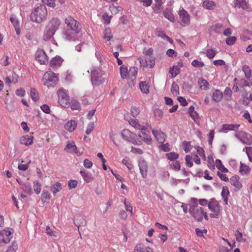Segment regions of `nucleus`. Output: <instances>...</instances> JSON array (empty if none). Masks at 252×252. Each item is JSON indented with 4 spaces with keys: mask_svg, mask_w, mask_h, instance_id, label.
I'll use <instances>...</instances> for the list:
<instances>
[{
    "mask_svg": "<svg viewBox=\"0 0 252 252\" xmlns=\"http://www.w3.org/2000/svg\"><path fill=\"white\" fill-rule=\"evenodd\" d=\"M67 25V32L65 33L66 38L70 41H75L77 39V34L79 32L77 21L73 18L69 16L65 20Z\"/></svg>",
    "mask_w": 252,
    "mask_h": 252,
    "instance_id": "1",
    "label": "nucleus"
},
{
    "mask_svg": "<svg viewBox=\"0 0 252 252\" xmlns=\"http://www.w3.org/2000/svg\"><path fill=\"white\" fill-rule=\"evenodd\" d=\"M61 21L57 18H52L46 26L43 34V39L49 41L53 37L56 32L59 29Z\"/></svg>",
    "mask_w": 252,
    "mask_h": 252,
    "instance_id": "2",
    "label": "nucleus"
},
{
    "mask_svg": "<svg viewBox=\"0 0 252 252\" xmlns=\"http://www.w3.org/2000/svg\"><path fill=\"white\" fill-rule=\"evenodd\" d=\"M47 15V9L45 5L40 4L34 8L30 18L32 21L40 24L46 20Z\"/></svg>",
    "mask_w": 252,
    "mask_h": 252,
    "instance_id": "3",
    "label": "nucleus"
},
{
    "mask_svg": "<svg viewBox=\"0 0 252 252\" xmlns=\"http://www.w3.org/2000/svg\"><path fill=\"white\" fill-rule=\"evenodd\" d=\"M44 85L48 88L54 87L58 82V78L56 74L52 71H46L42 78Z\"/></svg>",
    "mask_w": 252,
    "mask_h": 252,
    "instance_id": "4",
    "label": "nucleus"
},
{
    "mask_svg": "<svg viewBox=\"0 0 252 252\" xmlns=\"http://www.w3.org/2000/svg\"><path fill=\"white\" fill-rule=\"evenodd\" d=\"M58 96V103L63 107L68 108L70 105L67 91L63 88L59 89L57 93Z\"/></svg>",
    "mask_w": 252,
    "mask_h": 252,
    "instance_id": "5",
    "label": "nucleus"
},
{
    "mask_svg": "<svg viewBox=\"0 0 252 252\" xmlns=\"http://www.w3.org/2000/svg\"><path fill=\"white\" fill-rule=\"evenodd\" d=\"M235 136L244 144L250 145L252 144V136L244 131H236Z\"/></svg>",
    "mask_w": 252,
    "mask_h": 252,
    "instance_id": "6",
    "label": "nucleus"
},
{
    "mask_svg": "<svg viewBox=\"0 0 252 252\" xmlns=\"http://www.w3.org/2000/svg\"><path fill=\"white\" fill-rule=\"evenodd\" d=\"M102 73L100 69H94L92 72L91 81L93 85L98 86L104 82V79L102 77Z\"/></svg>",
    "mask_w": 252,
    "mask_h": 252,
    "instance_id": "7",
    "label": "nucleus"
},
{
    "mask_svg": "<svg viewBox=\"0 0 252 252\" xmlns=\"http://www.w3.org/2000/svg\"><path fill=\"white\" fill-rule=\"evenodd\" d=\"M121 135L124 139L134 144L140 145L141 143L140 141H138L139 143L137 142L136 135L127 129H124L121 132Z\"/></svg>",
    "mask_w": 252,
    "mask_h": 252,
    "instance_id": "8",
    "label": "nucleus"
},
{
    "mask_svg": "<svg viewBox=\"0 0 252 252\" xmlns=\"http://www.w3.org/2000/svg\"><path fill=\"white\" fill-rule=\"evenodd\" d=\"M35 58L41 64H45L48 62V57L43 49H38L35 55Z\"/></svg>",
    "mask_w": 252,
    "mask_h": 252,
    "instance_id": "9",
    "label": "nucleus"
},
{
    "mask_svg": "<svg viewBox=\"0 0 252 252\" xmlns=\"http://www.w3.org/2000/svg\"><path fill=\"white\" fill-rule=\"evenodd\" d=\"M178 14L180 20L184 26L189 25L190 21V16L186 10L182 8L179 10Z\"/></svg>",
    "mask_w": 252,
    "mask_h": 252,
    "instance_id": "10",
    "label": "nucleus"
},
{
    "mask_svg": "<svg viewBox=\"0 0 252 252\" xmlns=\"http://www.w3.org/2000/svg\"><path fill=\"white\" fill-rule=\"evenodd\" d=\"M12 232L9 230L4 229L0 231V243L6 244L9 242L12 238Z\"/></svg>",
    "mask_w": 252,
    "mask_h": 252,
    "instance_id": "11",
    "label": "nucleus"
},
{
    "mask_svg": "<svg viewBox=\"0 0 252 252\" xmlns=\"http://www.w3.org/2000/svg\"><path fill=\"white\" fill-rule=\"evenodd\" d=\"M240 127L239 124H223L222 125L221 129L219 130L220 132L227 133L228 131H234L235 132L238 131V129Z\"/></svg>",
    "mask_w": 252,
    "mask_h": 252,
    "instance_id": "12",
    "label": "nucleus"
},
{
    "mask_svg": "<svg viewBox=\"0 0 252 252\" xmlns=\"http://www.w3.org/2000/svg\"><path fill=\"white\" fill-rule=\"evenodd\" d=\"M208 207L209 210L212 212H220V209L219 203L214 198L210 199L208 203Z\"/></svg>",
    "mask_w": 252,
    "mask_h": 252,
    "instance_id": "13",
    "label": "nucleus"
},
{
    "mask_svg": "<svg viewBox=\"0 0 252 252\" xmlns=\"http://www.w3.org/2000/svg\"><path fill=\"white\" fill-rule=\"evenodd\" d=\"M139 167L140 172L144 179L147 178V170L148 164L145 160L144 159H140L139 161Z\"/></svg>",
    "mask_w": 252,
    "mask_h": 252,
    "instance_id": "14",
    "label": "nucleus"
},
{
    "mask_svg": "<svg viewBox=\"0 0 252 252\" xmlns=\"http://www.w3.org/2000/svg\"><path fill=\"white\" fill-rule=\"evenodd\" d=\"M63 61V60L60 56H56L50 61V66L53 69H55L61 66Z\"/></svg>",
    "mask_w": 252,
    "mask_h": 252,
    "instance_id": "15",
    "label": "nucleus"
},
{
    "mask_svg": "<svg viewBox=\"0 0 252 252\" xmlns=\"http://www.w3.org/2000/svg\"><path fill=\"white\" fill-rule=\"evenodd\" d=\"M33 137L28 135H24L21 137L20 143L22 145L29 146L33 143Z\"/></svg>",
    "mask_w": 252,
    "mask_h": 252,
    "instance_id": "16",
    "label": "nucleus"
},
{
    "mask_svg": "<svg viewBox=\"0 0 252 252\" xmlns=\"http://www.w3.org/2000/svg\"><path fill=\"white\" fill-rule=\"evenodd\" d=\"M152 133L159 143H162L164 142L165 135L161 130L153 129Z\"/></svg>",
    "mask_w": 252,
    "mask_h": 252,
    "instance_id": "17",
    "label": "nucleus"
},
{
    "mask_svg": "<svg viewBox=\"0 0 252 252\" xmlns=\"http://www.w3.org/2000/svg\"><path fill=\"white\" fill-rule=\"evenodd\" d=\"M139 62L141 66H149L150 68L154 67L155 64V61L154 59H151L150 58H147L145 60L139 59Z\"/></svg>",
    "mask_w": 252,
    "mask_h": 252,
    "instance_id": "18",
    "label": "nucleus"
},
{
    "mask_svg": "<svg viewBox=\"0 0 252 252\" xmlns=\"http://www.w3.org/2000/svg\"><path fill=\"white\" fill-rule=\"evenodd\" d=\"M204 210L203 208L199 207L197 208L196 211L192 215L195 220L198 221H201L203 220Z\"/></svg>",
    "mask_w": 252,
    "mask_h": 252,
    "instance_id": "19",
    "label": "nucleus"
},
{
    "mask_svg": "<svg viewBox=\"0 0 252 252\" xmlns=\"http://www.w3.org/2000/svg\"><path fill=\"white\" fill-rule=\"evenodd\" d=\"M199 206L197 204V200L196 198H192L190 199V204L189 205V212L191 215L196 211L197 208H199Z\"/></svg>",
    "mask_w": 252,
    "mask_h": 252,
    "instance_id": "20",
    "label": "nucleus"
},
{
    "mask_svg": "<svg viewBox=\"0 0 252 252\" xmlns=\"http://www.w3.org/2000/svg\"><path fill=\"white\" fill-rule=\"evenodd\" d=\"M138 135L142 141L148 145H151L152 144V138L145 132L140 131L138 132Z\"/></svg>",
    "mask_w": 252,
    "mask_h": 252,
    "instance_id": "21",
    "label": "nucleus"
},
{
    "mask_svg": "<svg viewBox=\"0 0 252 252\" xmlns=\"http://www.w3.org/2000/svg\"><path fill=\"white\" fill-rule=\"evenodd\" d=\"M239 180V178L237 176H233L230 179L231 184L238 189L242 187V185Z\"/></svg>",
    "mask_w": 252,
    "mask_h": 252,
    "instance_id": "22",
    "label": "nucleus"
},
{
    "mask_svg": "<svg viewBox=\"0 0 252 252\" xmlns=\"http://www.w3.org/2000/svg\"><path fill=\"white\" fill-rule=\"evenodd\" d=\"M77 122L74 120H70L67 122L64 125V128L70 131H73L77 126Z\"/></svg>",
    "mask_w": 252,
    "mask_h": 252,
    "instance_id": "23",
    "label": "nucleus"
},
{
    "mask_svg": "<svg viewBox=\"0 0 252 252\" xmlns=\"http://www.w3.org/2000/svg\"><path fill=\"white\" fill-rule=\"evenodd\" d=\"M198 84L200 89L202 90H208L210 89V85L209 83L203 78H199Z\"/></svg>",
    "mask_w": 252,
    "mask_h": 252,
    "instance_id": "24",
    "label": "nucleus"
},
{
    "mask_svg": "<svg viewBox=\"0 0 252 252\" xmlns=\"http://www.w3.org/2000/svg\"><path fill=\"white\" fill-rule=\"evenodd\" d=\"M80 173L81 174L85 182L86 183H90L94 180V177L92 174L90 173H89L88 172H86L85 171H80Z\"/></svg>",
    "mask_w": 252,
    "mask_h": 252,
    "instance_id": "25",
    "label": "nucleus"
},
{
    "mask_svg": "<svg viewBox=\"0 0 252 252\" xmlns=\"http://www.w3.org/2000/svg\"><path fill=\"white\" fill-rule=\"evenodd\" d=\"M222 98V93L219 90H216L212 94V99L216 102H220Z\"/></svg>",
    "mask_w": 252,
    "mask_h": 252,
    "instance_id": "26",
    "label": "nucleus"
},
{
    "mask_svg": "<svg viewBox=\"0 0 252 252\" xmlns=\"http://www.w3.org/2000/svg\"><path fill=\"white\" fill-rule=\"evenodd\" d=\"M134 251L137 252H153L152 248L149 247H144L141 244L137 245L134 248Z\"/></svg>",
    "mask_w": 252,
    "mask_h": 252,
    "instance_id": "27",
    "label": "nucleus"
},
{
    "mask_svg": "<svg viewBox=\"0 0 252 252\" xmlns=\"http://www.w3.org/2000/svg\"><path fill=\"white\" fill-rule=\"evenodd\" d=\"M21 188L25 193H27L29 195L33 193L32 185L29 182H26L24 184H22Z\"/></svg>",
    "mask_w": 252,
    "mask_h": 252,
    "instance_id": "28",
    "label": "nucleus"
},
{
    "mask_svg": "<svg viewBox=\"0 0 252 252\" xmlns=\"http://www.w3.org/2000/svg\"><path fill=\"white\" fill-rule=\"evenodd\" d=\"M162 13L165 18L172 23L174 22L175 18L173 13L170 10L165 9L163 11Z\"/></svg>",
    "mask_w": 252,
    "mask_h": 252,
    "instance_id": "29",
    "label": "nucleus"
},
{
    "mask_svg": "<svg viewBox=\"0 0 252 252\" xmlns=\"http://www.w3.org/2000/svg\"><path fill=\"white\" fill-rule=\"evenodd\" d=\"M138 72V68L135 66L130 67L128 70V76L131 79V82L133 83V80L136 78Z\"/></svg>",
    "mask_w": 252,
    "mask_h": 252,
    "instance_id": "30",
    "label": "nucleus"
},
{
    "mask_svg": "<svg viewBox=\"0 0 252 252\" xmlns=\"http://www.w3.org/2000/svg\"><path fill=\"white\" fill-rule=\"evenodd\" d=\"M234 6L235 7L242 8L243 9H247L248 7L245 0H236Z\"/></svg>",
    "mask_w": 252,
    "mask_h": 252,
    "instance_id": "31",
    "label": "nucleus"
},
{
    "mask_svg": "<svg viewBox=\"0 0 252 252\" xmlns=\"http://www.w3.org/2000/svg\"><path fill=\"white\" fill-rule=\"evenodd\" d=\"M130 125L137 129L145 130V127L144 126L140 125L137 120L131 119L129 121Z\"/></svg>",
    "mask_w": 252,
    "mask_h": 252,
    "instance_id": "32",
    "label": "nucleus"
},
{
    "mask_svg": "<svg viewBox=\"0 0 252 252\" xmlns=\"http://www.w3.org/2000/svg\"><path fill=\"white\" fill-rule=\"evenodd\" d=\"M30 94L32 100L34 102L37 101L39 99V95L37 91L35 88H31L30 90Z\"/></svg>",
    "mask_w": 252,
    "mask_h": 252,
    "instance_id": "33",
    "label": "nucleus"
},
{
    "mask_svg": "<svg viewBox=\"0 0 252 252\" xmlns=\"http://www.w3.org/2000/svg\"><path fill=\"white\" fill-rule=\"evenodd\" d=\"M64 150L66 151H68L69 152H74L77 153L76 150L77 147L74 143V142H68L67 145L64 148Z\"/></svg>",
    "mask_w": 252,
    "mask_h": 252,
    "instance_id": "34",
    "label": "nucleus"
},
{
    "mask_svg": "<svg viewBox=\"0 0 252 252\" xmlns=\"http://www.w3.org/2000/svg\"><path fill=\"white\" fill-rule=\"evenodd\" d=\"M216 5L215 2L206 0L203 2V6L207 9H212Z\"/></svg>",
    "mask_w": 252,
    "mask_h": 252,
    "instance_id": "35",
    "label": "nucleus"
},
{
    "mask_svg": "<svg viewBox=\"0 0 252 252\" xmlns=\"http://www.w3.org/2000/svg\"><path fill=\"white\" fill-rule=\"evenodd\" d=\"M229 193V192L228 188L227 187H223L221 195L222 196V198L225 203V204H227V196L228 195Z\"/></svg>",
    "mask_w": 252,
    "mask_h": 252,
    "instance_id": "36",
    "label": "nucleus"
},
{
    "mask_svg": "<svg viewBox=\"0 0 252 252\" xmlns=\"http://www.w3.org/2000/svg\"><path fill=\"white\" fill-rule=\"evenodd\" d=\"M155 34L162 39H169V37L166 35L164 31L162 30L160 28H157L156 29Z\"/></svg>",
    "mask_w": 252,
    "mask_h": 252,
    "instance_id": "37",
    "label": "nucleus"
},
{
    "mask_svg": "<svg viewBox=\"0 0 252 252\" xmlns=\"http://www.w3.org/2000/svg\"><path fill=\"white\" fill-rule=\"evenodd\" d=\"M242 70L245 74V77L247 79H249L252 76V70L247 65H244L243 66Z\"/></svg>",
    "mask_w": 252,
    "mask_h": 252,
    "instance_id": "38",
    "label": "nucleus"
},
{
    "mask_svg": "<svg viewBox=\"0 0 252 252\" xmlns=\"http://www.w3.org/2000/svg\"><path fill=\"white\" fill-rule=\"evenodd\" d=\"M222 28V25L221 24H217L210 27L209 31L210 32H214L216 33H220L221 32V29Z\"/></svg>",
    "mask_w": 252,
    "mask_h": 252,
    "instance_id": "39",
    "label": "nucleus"
},
{
    "mask_svg": "<svg viewBox=\"0 0 252 252\" xmlns=\"http://www.w3.org/2000/svg\"><path fill=\"white\" fill-rule=\"evenodd\" d=\"M139 87L141 92L145 94H148L149 92V86L146 82H141L139 83Z\"/></svg>",
    "mask_w": 252,
    "mask_h": 252,
    "instance_id": "40",
    "label": "nucleus"
},
{
    "mask_svg": "<svg viewBox=\"0 0 252 252\" xmlns=\"http://www.w3.org/2000/svg\"><path fill=\"white\" fill-rule=\"evenodd\" d=\"M103 37L107 41H109L113 37L111 30L110 28L106 29L103 32Z\"/></svg>",
    "mask_w": 252,
    "mask_h": 252,
    "instance_id": "41",
    "label": "nucleus"
},
{
    "mask_svg": "<svg viewBox=\"0 0 252 252\" xmlns=\"http://www.w3.org/2000/svg\"><path fill=\"white\" fill-rule=\"evenodd\" d=\"M33 187L35 193L38 194L41 191V184L38 181H34L33 183Z\"/></svg>",
    "mask_w": 252,
    "mask_h": 252,
    "instance_id": "42",
    "label": "nucleus"
},
{
    "mask_svg": "<svg viewBox=\"0 0 252 252\" xmlns=\"http://www.w3.org/2000/svg\"><path fill=\"white\" fill-rule=\"evenodd\" d=\"M180 69L177 66H173L169 68V73L172 77H175L180 73Z\"/></svg>",
    "mask_w": 252,
    "mask_h": 252,
    "instance_id": "43",
    "label": "nucleus"
},
{
    "mask_svg": "<svg viewBox=\"0 0 252 252\" xmlns=\"http://www.w3.org/2000/svg\"><path fill=\"white\" fill-rule=\"evenodd\" d=\"M171 92L174 95L177 96L179 94V87L176 83H172Z\"/></svg>",
    "mask_w": 252,
    "mask_h": 252,
    "instance_id": "44",
    "label": "nucleus"
},
{
    "mask_svg": "<svg viewBox=\"0 0 252 252\" xmlns=\"http://www.w3.org/2000/svg\"><path fill=\"white\" fill-rule=\"evenodd\" d=\"M156 3L153 7V10L155 13H158L161 9V6L162 5L161 0H156Z\"/></svg>",
    "mask_w": 252,
    "mask_h": 252,
    "instance_id": "45",
    "label": "nucleus"
},
{
    "mask_svg": "<svg viewBox=\"0 0 252 252\" xmlns=\"http://www.w3.org/2000/svg\"><path fill=\"white\" fill-rule=\"evenodd\" d=\"M120 73L122 78L124 79L126 78L127 75H128V71L127 67L124 65H121L120 67Z\"/></svg>",
    "mask_w": 252,
    "mask_h": 252,
    "instance_id": "46",
    "label": "nucleus"
},
{
    "mask_svg": "<svg viewBox=\"0 0 252 252\" xmlns=\"http://www.w3.org/2000/svg\"><path fill=\"white\" fill-rule=\"evenodd\" d=\"M182 147L185 152L187 153L191 150V145L190 142L184 141L182 142Z\"/></svg>",
    "mask_w": 252,
    "mask_h": 252,
    "instance_id": "47",
    "label": "nucleus"
},
{
    "mask_svg": "<svg viewBox=\"0 0 252 252\" xmlns=\"http://www.w3.org/2000/svg\"><path fill=\"white\" fill-rule=\"evenodd\" d=\"M166 157L168 159L170 160H174L175 159L178 158L179 155L178 154L175 152H171L167 153L166 154Z\"/></svg>",
    "mask_w": 252,
    "mask_h": 252,
    "instance_id": "48",
    "label": "nucleus"
},
{
    "mask_svg": "<svg viewBox=\"0 0 252 252\" xmlns=\"http://www.w3.org/2000/svg\"><path fill=\"white\" fill-rule=\"evenodd\" d=\"M248 93H246V95L243 94V97L244 99L243 100V104L245 106H248L250 103V101H252V93L249 95V97H247Z\"/></svg>",
    "mask_w": 252,
    "mask_h": 252,
    "instance_id": "49",
    "label": "nucleus"
},
{
    "mask_svg": "<svg viewBox=\"0 0 252 252\" xmlns=\"http://www.w3.org/2000/svg\"><path fill=\"white\" fill-rule=\"evenodd\" d=\"M41 199L43 201H44L45 200H50L51 199V196L48 190H43L41 193Z\"/></svg>",
    "mask_w": 252,
    "mask_h": 252,
    "instance_id": "50",
    "label": "nucleus"
},
{
    "mask_svg": "<svg viewBox=\"0 0 252 252\" xmlns=\"http://www.w3.org/2000/svg\"><path fill=\"white\" fill-rule=\"evenodd\" d=\"M245 150L248 156L249 160L252 162V147H247L243 149V151Z\"/></svg>",
    "mask_w": 252,
    "mask_h": 252,
    "instance_id": "51",
    "label": "nucleus"
},
{
    "mask_svg": "<svg viewBox=\"0 0 252 252\" xmlns=\"http://www.w3.org/2000/svg\"><path fill=\"white\" fill-rule=\"evenodd\" d=\"M69 106H70L72 110L79 109V102L77 99L74 98L71 99Z\"/></svg>",
    "mask_w": 252,
    "mask_h": 252,
    "instance_id": "52",
    "label": "nucleus"
},
{
    "mask_svg": "<svg viewBox=\"0 0 252 252\" xmlns=\"http://www.w3.org/2000/svg\"><path fill=\"white\" fill-rule=\"evenodd\" d=\"M216 54V52L213 49H208L206 51V55L209 59L213 58Z\"/></svg>",
    "mask_w": 252,
    "mask_h": 252,
    "instance_id": "53",
    "label": "nucleus"
},
{
    "mask_svg": "<svg viewBox=\"0 0 252 252\" xmlns=\"http://www.w3.org/2000/svg\"><path fill=\"white\" fill-rule=\"evenodd\" d=\"M250 168L248 166L244 164H241L240 172L242 174H245L248 172H250Z\"/></svg>",
    "mask_w": 252,
    "mask_h": 252,
    "instance_id": "54",
    "label": "nucleus"
},
{
    "mask_svg": "<svg viewBox=\"0 0 252 252\" xmlns=\"http://www.w3.org/2000/svg\"><path fill=\"white\" fill-rule=\"evenodd\" d=\"M44 5L54 8L56 6V0H42Z\"/></svg>",
    "mask_w": 252,
    "mask_h": 252,
    "instance_id": "55",
    "label": "nucleus"
},
{
    "mask_svg": "<svg viewBox=\"0 0 252 252\" xmlns=\"http://www.w3.org/2000/svg\"><path fill=\"white\" fill-rule=\"evenodd\" d=\"M195 148L198 154L201 157H202V158H203L204 160H205L206 156H205L204 149L199 146H196V147H195Z\"/></svg>",
    "mask_w": 252,
    "mask_h": 252,
    "instance_id": "56",
    "label": "nucleus"
},
{
    "mask_svg": "<svg viewBox=\"0 0 252 252\" xmlns=\"http://www.w3.org/2000/svg\"><path fill=\"white\" fill-rule=\"evenodd\" d=\"M236 240L240 242H245L246 241V238H244L242 233L239 232L238 230L236 231L235 234Z\"/></svg>",
    "mask_w": 252,
    "mask_h": 252,
    "instance_id": "57",
    "label": "nucleus"
},
{
    "mask_svg": "<svg viewBox=\"0 0 252 252\" xmlns=\"http://www.w3.org/2000/svg\"><path fill=\"white\" fill-rule=\"evenodd\" d=\"M17 248V244L14 242L12 243V245L8 247V249L5 252H16Z\"/></svg>",
    "mask_w": 252,
    "mask_h": 252,
    "instance_id": "58",
    "label": "nucleus"
},
{
    "mask_svg": "<svg viewBox=\"0 0 252 252\" xmlns=\"http://www.w3.org/2000/svg\"><path fill=\"white\" fill-rule=\"evenodd\" d=\"M62 189V185L61 184L58 182L56 184V185L53 187L52 189V192L54 194H55L57 192L60 191Z\"/></svg>",
    "mask_w": 252,
    "mask_h": 252,
    "instance_id": "59",
    "label": "nucleus"
},
{
    "mask_svg": "<svg viewBox=\"0 0 252 252\" xmlns=\"http://www.w3.org/2000/svg\"><path fill=\"white\" fill-rule=\"evenodd\" d=\"M191 65L195 67H202L204 65V63L202 62L198 61L197 60H194L191 63Z\"/></svg>",
    "mask_w": 252,
    "mask_h": 252,
    "instance_id": "60",
    "label": "nucleus"
},
{
    "mask_svg": "<svg viewBox=\"0 0 252 252\" xmlns=\"http://www.w3.org/2000/svg\"><path fill=\"white\" fill-rule=\"evenodd\" d=\"M172 168L175 171H179L181 168L180 163L178 161H175L170 164Z\"/></svg>",
    "mask_w": 252,
    "mask_h": 252,
    "instance_id": "61",
    "label": "nucleus"
},
{
    "mask_svg": "<svg viewBox=\"0 0 252 252\" xmlns=\"http://www.w3.org/2000/svg\"><path fill=\"white\" fill-rule=\"evenodd\" d=\"M236 41V38L235 36H230L228 37L226 39V43L229 45H232L234 44Z\"/></svg>",
    "mask_w": 252,
    "mask_h": 252,
    "instance_id": "62",
    "label": "nucleus"
},
{
    "mask_svg": "<svg viewBox=\"0 0 252 252\" xmlns=\"http://www.w3.org/2000/svg\"><path fill=\"white\" fill-rule=\"evenodd\" d=\"M185 160H186V164L189 167H191L193 166V162L192 161V157L190 155H188L186 156Z\"/></svg>",
    "mask_w": 252,
    "mask_h": 252,
    "instance_id": "63",
    "label": "nucleus"
},
{
    "mask_svg": "<svg viewBox=\"0 0 252 252\" xmlns=\"http://www.w3.org/2000/svg\"><path fill=\"white\" fill-rule=\"evenodd\" d=\"M10 20L14 28L19 27V25H20L19 22L18 20V19L17 18H16V17H13V16H11L10 18Z\"/></svg>",
    "mask_w": 252,
    "mask_h": 252,
    "instance_id": "64",
    "label": "nucleus"
}]
</instances>
